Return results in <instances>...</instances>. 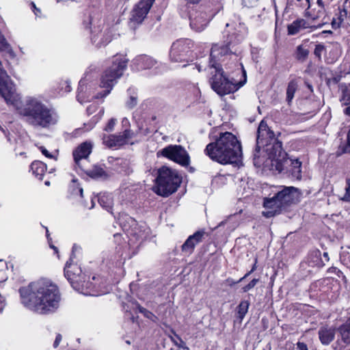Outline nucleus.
<instances>
[{
	"label": "nucleus",
	"instance_id": "obj_1",
	"mask_svg": "<svg viewBox=\"0 0 350 350\" xmlns=\"http://www.w3.org/2000/svg\"><path fill=\"white\" fill-rule=\"evenodd\" d=\"M247 33L243 23H239L234 31L227 35L226 45L213 44L210 55L209 68L213 69L211 83L219 95L228 94L238 90L246 83V71L239 62L234 46L240 43Z\"/></svg>",
	"mask_w": 350,
	"mask_h": 350
},
{
	"label": "nucleus",
	"instance_id": "obj_2",
	"mask_svg": "<svg viewBox=\"0 0 350 350\" xmlns=\"http://www.w3.org/2000/svg\"><path fill=\"white\" fill-rule=\"evenodd\" d=\"M0 94L7 104L13 105L18 113L27 117L29 123L33 126L48 128L58 122L59 116L55 110L49 108L38 98L27 96L21 100L1 62Z\"/></svg>",
	"mask_w": 350,
	"mask_h": 350
},
{
	"label": "nucleus",
	"instance_id": "obj_3",
	"mask_svg": "<svg viewBox=\"0 0 350 350\" xmlns=\"http://www.w3.org/2000/svg\"><path fill=\"white\" fill-rule=\"evenodd\" d=\"M18 293L21 304L40 314L54 312L59 306L61 295L58 287L49 280L31 282L21 287Z\"/></svg>",
	"mask_w": 350,
	"mask_h": 350
},
{
	"label": "nucleus",
	"instance_id": "obj_4",
	"mask_svg": "<svg viewBox=\"0 0 350 350\" xmlns=\"http://www.w3.org/2000/svg\"><path fill=\"white\" fill-rule=\"evenodd\" d=\"M264 217H271L280 214L299 200L300 193L295 187L284 185L264 186Z\"/></svg>",
	"mask_w": 350,
	"mask_h": 350
},
{
	"label": "nucleus",
	"instance_id": "obj_5",
	"mask_svg": "<svg viewBox=\"0 0 350 350\" xmlns=\"http://www.w3.org/2000/svg\"><path fill=\"white\" fill-rule=\"evenodd\" d=\"M128 59L123 55L113 56L108 62L100 77V88H105L102 92H98L93 95L96 99L107 96L111 91L118 80L122 76L127 66Z\"/></svg>",
	"mask_w": 350,
	"mask_h": 350
},
{
	"label": "nucleus",
	"instance_id": "obj_6",
	"mask_svg": "<svg viewBox=\"0 0 350 350\" xmlns=\"http://www.w3.org/2000/svg\"><path fill=\"white\" fill-rule=\"evenodd\" d=\"M181 182L182 178L176 170L163 166L158 170L155 192L167 197L178 189Z\"/></svg>",
	"mask_w": 350,
	"mask_h": 350
},
{
	"label": "nucleus",
	"instance_id": "obj_7",
	"mask_svg": "<svg viewBox=\"0 0 350 350\" xmlns=\"http://www.w3.org/2000/svg\"><path fill=\"white\" fill-rule=\"evenodd\" d=\"M215 139V142H211L206 146V153H242L241 142L235 135L230 132H220L219 137Z\"/></svg>",
	"mask_w": 350,
	"mask_h": 350
},
{
	"label": "nucleus",
	"instance_id": "obj_8",
	"mask_svg": "<svg viewBox=\"0 0 350 350\" xmlns=\"http://www.w3.org/2000/svg\"><path fill=\"white\" fill-rule=\"evenodd\" d=\"M193 44L189 39H179L174 42L170 51L172 62H183L187 60Z\"/></svg>",
	"mask_w": 350,
	"mask_h": 350
},
{
	"label": "nucleus",
	"instance_id": "obj_9",
	"mask_svg": "<svg viewBox=\"0 0 350 350\" xmlns=\"http://www.w3.org/2000/svg\"><path fill=\"white\" fill-rule=\"evenodd\" d=\"M133 136V133L129 130L126 129L123 133L118 135H103V144L109 148L117 150L125 144H133L131 141Z\"/></svg>",
	"mask_w": 350,
	"mask_h": 350
},
{
	"label": "nucleus",
	"instance_id": "obj_10",
	"mask_svg": "<svg viewBox=\"0 0 350 350\" xmlns=\"http://www.w3.org/2000/svg\"><path fill=\"white\" fill-rule=\"evenodd\" d=\"M155 0H140L133 8L131 14V22L140 24L146 17Z\"/></svg>",
	"mask_w": 350,
	"mask_h": 350
},
{
	"label": "nucleus",
	"instance_id": "obj_11",
	"mask_svg": "<svg viewBox=\"0 0 350 350\" xmlns=\"http://www.w3.org/2000/svg\"><path fill=\"white\" fill-rule=\"evenodd\" d=\"M190 26L196 31L204 30L211 18V14H208L200 8V10H196L190 14Z\"/></svg>",
	"mask_w": 350,
	"mask_h": 350
},
{
	"label": "nucleus",
	"instance_id": "obj_12",
	"mask_svg": "<svg viewBox=\"0 0 350 350\" xmlns=\"http://www.w3.org/2000/svg\"><path fill=\"white\" fill-rule=\"evenodd\" d=\"M72 256L68 261L66 262L64 267V275L67 280L70 282L72 286L79 291V284L82 281L81 269L76 264H72Z\"/></svg>",
	"mask_w": 350,
	"mask_h": 350
},
{
	"label": "nucleus",
	"instance_id": "obj_13",
	"mask_svg": "<svg viewBox=\"0 0 350 350\" xmlns=\"http://www.w3.org/2000/svg\"><path fill=\"white\" fill-rule=\"evenodd\" d=\"M211 160L222 165L240 167L243 165L242 154H208Z\"/></svg>",
	"mask_w": 350,
	"mask_h": 350
},
{
	"label": "nucleus",
	"instance_id": "obj_14",
	"mask_svg": "<svg viewBox=\"0 0 350 350\" xmlns=\"http://www.w3.org/2000/svg\"><path fill=\"white\" fill-rule=\"evenodd\" d=\"M204 230H199L193 234L190 235L185 242L182 245L181 250L183 253L190 255L193 253L196 245L202 241L204 235Z\"/></svg>",
	"mask_w": 350,
	"mask_h": 350
},
{
	"label": "nucleus",
	"instance_id": "obj_15",
	"mask_svg": "<svg viewBox=\"0 0 350 350\" xmlns=\"http://www.w3.org/2000/svg\"><path fill=\"white\" fill-rule=\"evenodd\" d=\"M288 154H272L270 158V165L272 170L282 172L289 165V158Z\"/></svg>",
	"mask_w": 350,
	"mask_h": 350
},
{
	"label": "nucleus",
	"instance_id": "obj_16",
	"mask_svg": "<svg viewBox=\"0 0 350 350\" xmlns=\"http://www.w3.org/2000/svg\"><path fill=\"white\" fill-rule=\"evenodd\" d=\"M134 64L139 70L158 68V62L148 55H141L136 57L134 60Z\"/></svg>",
	"mask_w": 350,
	"mask_h": 350
},
{
	"label": "nucleus",
	"instance_id": "obj_17",
	"mask_svg": "<svg viewBox=\"0 0 350 350\" xmlns=\"http://www.w3.org/2000/svg\"><path fill=\"white\" fill-rule=\"evenodd\" d=\"M267 128V135L270 138L269 143L266 144V149L265 151L267 153H281L282 150V142H279L274 137L273 132L270 131L269 128L264 125V131Z\"/></svg>",
	"mask_w": 350,
	"mask_h": 350
},
{
	"label": "nucleus",
	"instance_id": "obj_18",
	"mask_svg": "<svg viewBox=\"0 0 350 350\" xmlns=\"http://www.w3.org/2000/svg\"><path fill=\"white\" fill-rule=\"evenodd\" d=\"M335 336V329L329 327H322L319 330V337L323 345H329Z\"/></svg>",
	"mask_w": 350,
	"mask_h": 350
},
{
	"label": "nucleus",
	"instance_id": "obj_19",
	"mask_svg": "<svg viewBox=\"0 0 350 350\" xmlns=\"http://www.w3.org/2000/svg\"><path fill=\"white\" fill-rule=\"evenodd\" d=\"M307 22L304 19H298L288 25V34L295 35L301 29L308 28Z\"/></svg>",
	"mask_w": 350,
	"mask_h": 350
},
{
	"label": "nucleus",
	"instance_id": "obj_20",
	"mask_svg": "<svg viewBox=\"0 0 350 350\" xmlns=\"http://www.w3.org/2000/svg\"><path fill=\"white\" fill-rule=\"evenodd\" d=\"M97 111H98V113L93 116L92 120V122L94 125L96 124L104 115V108H99L96 103H92L87 107V113L89 116L94 114Z\"/></svg>",
	"mask_w": 350,
	"mask_h": 350
},
{
	"label": "nucleus",
	"instance_id": "obj_21",
	"mask_svg": "<svg viewBox=\"0 0 350 350\" xmlns=\"http://www.w3.org/2000/svg\"><path fill=\"white\" fill-rule=\"evenodd\" d=\"M112 39V34L111 31L108 30L104 33H100L98 38L95 36L92 38V42L98 47L106 46L111 42Z\"/></svg>",
	"mask_w": 350,
	"mask_h": 350
},
{
	"label": "nucleus",
	"instance_id": "obj_22",
	"mask_svg": "<svg viewBox=\"0 0 350 350\" xmlns=\"http://www.w3.org/2000/svg\"><path fill=\"white\" fill-rule=\"evenodd\" d=\"M46 169V165L42 161H35L31 165V170L33 174L39 180H42Z\"/></svg>",
	"mask_w": 350,
	"mask_h": 350
},
{
	"label": "nucleus",
	"instance_id": "obj_23",
	"mask_svg": "<svg viewBox=\"0 0 350 350\" xmlns=\"http://www.w3.org/2000/svg\"><path fill=\"white\" fill-rule=\"evenodd\" d=\"M341 340L347 345H350V318L338 329Z\"/></svg>",
	"mask_w": 350,
	"mask_h": 350
},
{
	"label": "nucleus",
	"instance_id": "obj_24",
	"mask_svg": "<svg viewBox=\"0 0 350 350\" xmlns=\"http://www.w3.org/2000/svg\"><path fill=\"white\" fill-rule=\"evenodd\" d=\"M289 165L292 176L297 180L301 178V162L299 159H289Z\"/></svg>",
	"mask_w": 350,
	"mask_h": 350
},
{
	"label": "nucleus",
	"instance_id": "obj_25",
	"mask_svg": "<svg viewBox=\"0 0 350 350\" xmlns=\"http://www.w3.org/2000/svg\"><path fill=\"white\" fill-rule=\"evenodd\" d=\"M166 156L169 159L179 163L183 166H187L189 163V154H162Z\"/></svg>",
	"mask_w": 350,
	"mask_h": 350
},
{
	"label": "nucleus",
	"instance_id": "obj_26",
	"mask_svg": "<svg viewBox=\"0 0 350 350\" xmlns=\"http://www.w3.org/2000/svg\"><path fill=\"white\" fill-rule=\"evenodd\" d=\"M74 160L81 170H88V164L89 163V154H74Z\"/></svg>",
	"mask_w": 350,
	"mask_h": 350
},
{
	"label": "nucleus",
	"instance_id": "obj_27",
	"mask_svg": "<svg viewBox=\"0 0 350 350\" xmlns=\"http://www.w3.org/2000/svg\"><path fill=\"white\" fill-rule=\"evenodd\" d=\"M0 51L8 54L11 58H14L16 56L10 44L7 42L5 37L1 33H0Z\"/></svg>",
	"mask_w": 350,
	"mask_h": 350
},
{
	"label": "nucleus",
	"instance_id": "obj_28",
	"mask_svg": "<svg viewBox=\"0 0 350 350\" xmlns=\"http://www.w3.org/2000/svg\"><path fill=\"white\" fill-rule=\"evenodd\" d=\"M347 14V12L346 10H340L338 12V14L334 17L331 25L333 29H336L339 28L342 24V23L344 21V20L346 18Z\"/></svg>",
	"mask_w": 350,
	"mask_h": 350
},
{
	"label": "nucleus",
	"instance_id": "obj_29",
	"mask_svg": "<svg viewBox=\"0 0 350 350\" xmlns=\"http://www.w3.org/2000/svg\"><path fill=\"white\" fill-rule=\"evenodd\" d=\"M93 146L92 142L86 141L79 145L72 153H91Z\"/></svg>",
	"mask_w": 350,
	"mask_h": 350
},
{
	"label": "nucleus",
	"instance_id": "obj_30",
	"mask_svg": "<svg viewBox=\"0 0 350 350\" xmlns=\"http://www.w3.org/2000/svg\"><path fill=\"white\" fill-rule=\"evenodd\" d=\"M297 89V83L295 81H291L288 83L286 90V100L290 103L294 98V94Z\"/></svg>",
	"mask_w": 350,
	"mask_h": 350
},
{
	"label": "nucleus",
	"instance_id": "obj_31",
	"mask_svg": "<svg viewBox=\"0 0 350 350\" xmlns=\"http://www.w3.org/2000/svg\"><path fill=\"white\" fill-rule=\"evenodd\" d=\"M160 153H187V150L180 145H170L163 148Z\"/></svg>",
	"mask_w": 350,
	"mask_h": 350
},
{
	"label": "nucleus",
	"instance_id": "obj_32",
	"mask_svg": "<svg viewBox=\"0 0 350 350\" xmlns=\"http://www.w3.org/2000/svg\"><path fill=\"white\" fill-rule=\"evenodd\" d=\"M249 303L247 301H242L237 307V318L240 322L243 319L247 312Z\"/></svg>",
	"mask_w": 350,
	"mask_h": 350
},
{
	"label": "nucleus",
	"instance_id": "obj_33",
	"mask_svg": "<svg viewBox=\"0 0 350 350\" xmlns=\"http://www.w3.org/2000/svg\"><path fill=\"white\" fill-rule=\"evenodd\" d=\"M309 55V50L303 45L297 47L296 58L300 62H304Z\"/></svg>",
	"mask_w": 350,
	"mask_h": 350
},
{
	"label": "nucleus",
	"instance_id": "obj_34",
	"mask_svg": "<svg viewBox=\"0 0 350 350\" xmlns=\"http://www.w3.org/2000/svg\"><path fill=\"white\" fill-rule=\"evenodd\" d=\"M98 200L103 207L105 208L107 210L111 208L112 205V199L109 196H100L98 197Z\"/></svg>",
	"mask_w": 350,
	"mask_h": 350
},
{
	"label": "nucleus",
	"instance_id": "obj_35",
	"mask_svg": "<svg viewBox=\"0 0 350 350\" xmlns=\"http://www.w3.org/2000/svg\"><path fill=\"white\" fill-rule=\"evenodd\" d=\"M85 79H82L79 81V87L78 88V94H77V100L81 103H83L86 101L85 98V92H84V85H85Z\"/></svg>",
	"mask_w": 350,
	"mask_h": 350
},
{
	"label": "nucleus",
	"instance_id": "obj_36",
	"mask_svg": "<svg viewBox=\"0 0 350 350\" xmlns=\"http://www.w3.org/2000/svg\"><path fill=\"white\" fill-rule=\"evenodd\" d=\"M70 189L72 195H79L80 197H83V189L79 187L75 179L72 180V184L70 186Z\"/></svg>",
	"mask_w": 350,
	"mask_h": 350
},
{
	"label": "nucleus",
	"instance_id": "obj_37",
	"mask_svg": "<svg viewBox=\"0 0 350 350\" xmlns=\"http://www.w3.org/2000/svg\"><path fill=\"white\" fill-rule=\"evenodd\" d=\"M88 174L93 178L102 177L105 174L104 170L101 167H94L92 170H90Z\"/></svg>",
	"mask_w": 350,
	"mask_h": 350
},
{
	"label": "nucleus",
	"instance_id": "obj_38",
	"mask_svg": "<svg viewBox=\"0 0 350 350\" xmlns=\"http://www.w3.org/2000/svg\"><path fill=\"white\" fill-rule=\"evenodd\" d=\"M137 308L139 312L144 315L145 317L153 320L154 318H156L154 314L148 310L147 309L140 306L139 305H137Z\"/></svg>",
	"mask_w": 350,
	"mask_h": 350
},
{
	"label": "nucleus",
	"instance_id": "obj_39",
	"mask_svg": "<svg viewBox=\"0 0 350 350\" xmlns=\"http://www.w3.org/2000/svg\"><path fill=\"white\" fill-rule=\"evenodd\" d=\"M116 123L117 120L116 118H111L105 126L104 131L107 132H112L114 130Z\"/></svg>",
	"mask_w": 350,
	"mask_h": 350
},
{
	"label": "nucleus",
	"instance_id": "obj_40",
	"mask_svg": "<svg viewBox=\"0 0 350 350\" xmlns=\"http://www.w3.org/2000/svg\"><path fill=\"white\" fill-rule=\"evenodd\" d=\"M325 51V46L321 44H317L314 51V54L319 59L321 58L322 53Z\"/></svg>",
	"mask_w": 350,
	"mask_h": 350
},
{
	"label": "nucleus",
	"instance_id": "obj_41",
	"mask_svg": "<svg viewBox=\"0 0 350 350\" xmlns=\"http://www.w3.org/2000/svg\"><path fill=\"white\" fill-rule=\"evenodd\" d=\"M262 126V120H261L259 122V125H258V135H257V138H256L257 145H256V150L257 152H259L260 149V144L262 142V139H260V133Z\"/></svg>",
	"mask_w": 350,
	"mask_h": 350
},
{
	"label": "nucleus",
	"instance_id": "obj_42",
	"mask_svg": "<svg viewBox=\"0 0 350 350\" xmlns=\"http://www.w3.org/2000/svg\"><path fill=\"white\" fill-rule=\"evenodd\" d=\"M254 269H252L250 272H248L247 273H246L243 278H240L239 280L237 281H234L231 278H228L226 280V283L230 285V286H232L235 284H237V283H239L241 282L243 280H244L245 278L247 277L248 275H250V273L253 271Z\"/></svg>",
	"mask_w": 350,
	"mask_h": 350
},
{
	"label": "nucleus",
	"instance_id": "obj_43",
	"mask_svg": "<svg viewBox=\"0 0 350 350\" xmlns=\"http://www.w3.org/2000/svg\"><path fill=\"white\" fill-rule=\"evenodd\" d=\"M345 194L343 200L345 201H350V178L347 179V187L345 188Z\"/></svg>",
	"mask_w": 350,
	"mask_h": 350
},
{
	"label": "nucleus",
	"instance_id": "obj_44",
	"mask_svg": "<svg viewBox=\"0 0 350 350\" xmlns=\"http://www.w3.org/2000/svg\"><path fill=\"white\" fill-rule=\"evenodd\" d=\"M137 96L134 94H131L129 100L126 103V106L129 108H133L137 105Z\"/></svg>",
	"mask_w": 350,
	"mask_h": 350
},
{
	"label": "nucleus",
	"instance_id": "obj_45",
	"mask_svg": "<svg viewBox=\"0 0 350 350\" xmlns=\"http://www.w3.org/2000/svg\"><path fill=\"white\" fill-rule=\"evenodd\" d=\"M258 281V279H253L247 285L243 288V292L249 291L250 289L253 288Z\"/></svg>",
	"mask_w": 350,
	"mask_h": 350
},
{
	"label": "nucleus",
	"instance_id": "obj_46",
	"mask_svg": "<svg viewBox=\"0 0 350 350\" xmlns=\"http://www.w3.org/2000/svg\"><path fill=\"white\" fill-rule=\"evenodd\" d=\"M342 153H350V129L347 133V144L342 148Z\"/></svg>",
	"mask_w": 350,
	"mask_h": 350
},
{
	"label": "nucleus",
	"instance_id": "obj_47",
	"mask_svg": "<svg viewBox=\"0 0 350 350\" xmlns=\"http://www.w3.org/2000/svg\"><path fill=\"white\" fill-rule=\"evenodd\" d=\"M342 100L343 101L345 105H347L350 104V92H349V90L344 92Z\"/></svg>",
	"mask_w": 350,
	"mask_h": 350
},
{
	"label": "nucleus",
	"instance_id": "obj_48",
	"mask_svg": "<svg viewBox=\"0 0 350 350\" xmlns=\"http://www.w3.org/2000/svg\"><path fill=\"white\" fill-rule=\"evenodd\" d=\"M258 0H242L243 4L245 7H253Z\"/></svg>",
	"mask_w": 350,
	"mask_h": 350
},
{
	"label": "nucleus",
	"instance_id": "obj_49",
	"mask_svg": "<svg viewBox=\"0 0 350 350\" xmlns=\"http://www.w3.org/2000/svg\"><path fill=\"white\" fill-rule=\"evenodd\" d=\"M176 337L180 342L179 343L174 342L176 346H178L180 348L189 349V348L185 346V342L181 339L180 337H179L178 335H176Z\"/></svg>",
	"mask_w": 350,
	"mask_h": 350
},
{
	"label": "nucleus",
	"instance_id": "obj_50",
	"mask_svg": "<svg viewBox=\"0 0 350 350\" xmlns=\"http://www.w3.org/2000/svg\"><path fill=\"white\" fill-rule=\"evenodd\" d=\"M46 235L48 241L49 243L50 247L53 248L54 250V252L57 254L58 253L57 248L50 243L51 241V239L49 237V230L47 228H46Z\"/></svg>",
	"mask_w": 350,
	"mask_h": 350
},
{
	"label": "nucleus",
	"instance_id": "obj_51",
	"mask_svg": "<svg viewBox=\"0 0 350 350\" xmlns=\"http://www.w3.org/2000/svg\"><path fill=\"white\" fill-rule=\"evenodd\" d=\"M61 340H62V336H61V334H57V336H56L55 340V342L53 343V346H54L55 348H56L59 345V344L61 342Z\"/></svg>",
	"mask_w": 350,
	"mask_h": 350
},
{
	"label": "nucleus",
	"instance_id": "obj_52",
	"mask_svg": "<svg viewBox=\"0 0 350 350\" xmlns=\"http://www.w3.org/2000/svg\"><path fill=\"white\" fill-rule=\"evenodd\" d=\"M326 3L325 0H317V5L321 8L322 10H324L325 5Z\"/></svg>",
	"mask_w": 350,
	"mask_h": 350
},
{
	"label": "nucleus",
	"instance_id": "obj_53",
	"mask_svg": "<svg viewBox=\"0 0 350 350\" xmlns=\"http://www.w3.org/2000/svg\"><path fill=\"white\" fill-rule=\"evenodd\" d=\"M297 347L300 350H307V346L304 343H303V342H298L297 343Z\"/></svg>",
	"mask_w": 350,
	"mask_h": 350
},
{
	"label": "nucleus",
	"instance_id": "obj_54",
	"mask_svg": "<svg viewBox=\"0 0 350 350\" xmlns=\"http://www.w3.org/2000/svg\"><path fill=\"white\" fill-rule=\"evenodd\" d=\"M259 159H260V154H258V155L254 154V157L253 159L254 165L260 167V165H258V162Z\"/></svg>",
	"mask_w": 350,
	"mask_h": 350
},
{
	"label": "nucleus",
	"instance_id": "obj_55",
	"mask_svg": "<svg viewBox=\"0 0 350 350\" xmlns=\"http://www.w3.org/2000/svg\"><path fill=\"white\" fill-rule=\"evenodd\" d=\"M45 157L47 158V159H53L55 160H57V155L55 154H44Z\"/></svg>",
	"mask_w": 350,
	"mask_h": 350
},
{
	"label": "nucleus",
	"instance_id": "obj_56",
	"mask_svg": "<svg viewBox=\"0 0 350 350\" xmlns=\"http://www.w3.org/2000/svg\"><path fill=\"white\" fill-rule=\"evenodd\" d=\"M122 123L123 126H126V125L129 124V121L126 118H124L122 119Z\"/></svg>",
	"mask_w": 350,
	"mask_h": 350
},
{
	"label": "nucleus",
	"instance_id": "obj_57",
	"mask_svg": "<svg viewBox=\"0 0 350 350\" xmlns=\"http://www.w3.org/2000/svg\"><path fill=\"white\" fill-rule=\"evenodd\" d=\"M39 149L40 150V151L42 152V153L43 154H45V153H49L48 150L44 147V146H40L39 148Z\"/></svg>",
	"mask_w": 350,
	"mask_h": 350
},
{
	"label": "nucleus",
	"instance_id": "obj_58",
	"mask_svg": "<svg viewBox=\"0 0 350 350\" xmlns=\"http://www.w3.org/2000/svg\"><path fill=\"white\" fill-rule=\"evenodd\" d=\"M345 113L350 116V106L345 109Z\"/></svg>",
	"mask_w": 350,
	"mask_h": 350
},
{
	"label": "nucleus",
	"instance_id": "obj_59",
	"mask_svg": "<svg viewBox=\"0 0 350 350\" xmlns=\"http://www.w3.org/2000/svg\"><path fill=\"white\" fill-rule=\"evenodd\" d=\"M200 0H187L189 3H192V4L198 3L200 2Z\"/></svg>",
	"mask_w": 350,
	"mask_h": 350
},
{
	"label": "nucleus",
	"instance_id": "obj_60",
	"mask_svg": "<svg viewBox=\"0 0 350 350\" xmlns=\"http://www.w3.org/2000/svg\"><path fill=\"white\" fill-rule=\"evenodd\" d=\"M66 83H67V85H66L65 91L67 92H69L71 91V87L67 82H66Z\"/></svg>",
	"mask_w": 350,
	"mask_h": 350
},
{
	"label": "nucleus",
	"instance_id": "obj_61",
	"mask_svg": "<svg viewBox=\"0 0 350 350\" xmlns=\"http://www.w3.org/2000/svg\"><path fill=\"white\" fill-rule=\"evenodd\" d=\"M321 33H332V31L331 30H325L321 32Z\"/></svg>",
	"mask_w": 350,
	"mask_h": 350
},
{
	"label": "nucleus",
	"instance_id": "obj_62",
	"mask_svg": "<svg viewBox=\"0 0 350 350\" xmlns=\"http://www.w3.org/2000/svg\"><path fill=\"white\" fill-rule=\"evenodd\" d=\"M91 204H92V205H91V206L90 207V208H93V207H94V202L93 200H91Z\"/></svg>",
	"mask_w": 350,
	"mask_h": 350
},
{
	"label": "nucleus",
	"instance_id": "obj_63",
	"mask_svg": "<svg viewBox=\"0 0 350 350\" xmlns=\"http://www.w3.org/2000/svg\"><path fill=\"white\" fill-rule=\"evenodd\" d=\"M323 26V24H319L318 25L316 28H321Z\"/></svg>",
	"mask_w": 350,
	"mask_h": 350
},
{
	"label": "nucleus",
	"instance_id": "obj_64",
	"mask_svg": "<svg viewBox=\"0 0 350 350\" xmlns=\"http://www.w3.org/2000/svg\"><path fill=\"white\" fill-rule=\"evenodd\" d=\"M224 224H225V221H221V222H220V223H219V224L218 225V226H221L224 225Z\"/></svg>",
	"mask_w": 350,
	"mask_h": 350
}]
</instances>
